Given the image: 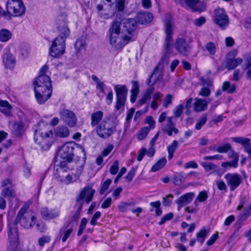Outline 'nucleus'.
Wrapping results in <instances>:
<instances>
[{"label": "nucleus", "mask_w": 251, "mask_h": 251, "mask_svg": "<svg viewBox=\"0 0 251 251\" xmlns=\"http://www.w3.org/2000/svg\"><path fill=\"white\" fill-rule=\"evenodd\" d=\"M177 3L183 5L185 3L187 6L194 12H202L204 9V6L200 0H174Z\"/></svg>", "instance_id": "dca6fc26"}, {"label": "nucleus", "mask_w": 251, "mask_h": 251, "mask_svg": "<svg viewBox=\"0 0 251 251\" xmlns=\"http://www.w3.org/2000/svg\"><path fill=\"white\" fill-rule=\"evenodd\" d=\"M67 165L68 164L66 162H60L58 165L54 167V175L59 181H61L62 179V177L65 176L67 173L68 170Z\"/></svg>", "instance_id": "aec40b11"}, {"label": "nucleus", "mask_w": 251, "mask_h": 251, "mask_svg": "<svg viewBox=\"0 0 251 251\" xmlns=\"http://www.w3.org/2000/svg\"><path fill=\"white\" fill-rule=\"evenodd\" d=\"M231 139L232 141L241 144L243 146L245 151L251 156V143L250 138L237 137H232Z\"/></svg>", "instance_id": "b1692460"}, {"label": "nucleus", "mask_w": 251, "mask_h": 251, "mask_svg": "<svg viewBox=\"0 0 251 251\" xmlns=\"http://www.w3.org/2000/svg\"><path fill=\"white\" fill-rule=\"evenodd\" d=\"M150 205L151 207L150 209V211L152 212L153 211V208H155V214L157 216H160L162 214V210L160 208L161 202L159 201H157L154 202H151Z\"/></svg>", "instance_id": "58836bf2"}, {"label": "nucleus", "mask_w": 251, "mask_h": 251, "mask_svg": "<svg viewBox=\"0 0 251 251\" xmlns=\"http://www.w3.org/2000/svg\"><path fill=\"white\" fill-rule=\"evenodd\" d=\"M57 28L59 35L53 40L50 49V54L54 58H59L64 54L65 40L70 34V30L64 21L59 24Z\"/></svg>", "instance_id": "f257e3e1"}, {"label": "nucleus", "mask_w": 251, "mask_h": 251, "mask_svg": "<svg viewBox=\"0 0 251 251\" xmlns=\"http://www.w3.org/2000/svg\"><path fill=\"white\" fill-rule=\"evenodd\" d=\"M232 149V147L229 143H226L223 146H219L216 148V151L219 153H226Z\"/></svg>", "instance_id": "09e8293b"}, {"label": "nucleus", "mask_w": 251, "mask_h": 251, "mask_svg": "<svg viewBox=\"0 0 251 251\" xmlns=\"http://www.w3.org/2000/svg\"><path fill=\"white\" fill-rule=\"evenodd\" d=\"M194 196V193L189 192L180 197L176 201V203L178 205V210L183 206L190 203L193 200Z\"/></svg>", "instance_id": "5701e85b"}, {"label": "nucleus", "mask_w": 251, "mask_h": 251, "mask_svg": "<svg viewBox=\"0 0 251 251\" xmlns=\"http://www.w3.org/2000/svg\"><path fill=\"white\" fill-rule=\"evenodd\" d=\"M116 131V126L110 121H102L96 128L97 133L102 138L109 137Z\"/></svg>", "instance_id": "6e6552de"}, {"label": "nucleus", "mask_w": 251, "mask_h": 251, "mask_svg": "<svg viewBox=\"0 0 251 251\" xmlns=\"http://www.w3.org/2000/svg\"><path fill=\"white\" fill-rule=\"evenodd\" d=\"M112 180L110 179H107L102 185L100 191V195H103L104 192L108 189L109 185L111 183Z\"/></svg>", "instance_id": "864d4df0"}, {"label": "nucleus", "mask_w": 251, "mask_h": 251, "mask_svg": "<svg viewBox=\"0 0 251 251\" xmlns=\"http://www.w3.org/2000/svg\"><path fill=\"white\" fill-rule=\"evenodd\" d=\"M186 176L183 172H180L174 176L173 177V183L177 186H180L185 181Z\"/></svg>", "instance_id": "f704fd0d"}, {"label": "nucleus", "mask_w": 251, "mask_h": 251, "mask_svg": "<svg viewBox=\"0 0 251 251\" xmlns=\"http://www.w3.org/2000/svg\"><path fill=\"white\" fill-rule=\"evenodd\" d=\"M17 223L15 221L10 223L8 226L7 235L10 244H18L19 241V232L17 227Z\"/></svg>", "instance_id": "f3484780"}, {"label": "nucleus", "mask_w": 251, "mask_h": 251, "mask_svg": "<svg viewBox=\"0 0 251 251\" xmlns=\"http://www.w3.org/2000/svg\"><path fill=\"white\" fill-rule=\"evenodd\" d=\"M173 117H169L167 118V124L162 128L163 132L167 134L169 136L173 135V132L175 134L179 132V130L175 126V124L173 122Z\"/></svg>", "instance_id": "4be33fe9"}, {"label": "nucleus", "mask_w": 251, "mask_h": 251, "mask_svg": "<svg viewBox=\"0 0 251 251\" xmlns=\"http://www.w3.org/2000/svg\"><path fill=\"white\" fill-rule=\"evenodd\" d=\"M137 23L141 25L147 24L151 23L153 20V15L148 12H140L136 16Z\"/></svg>", "instance_id": "393cba45"}, {"label": "nucleus", "mask_w": 251, "mask_h": 251, "mask_svg": "<svg viewBox=\"0 0 251 251\" xmlns=\"http://www.w3.org/2000/svg\"><path fill=\"white\" fill-rule=\"evenodd\" d=\"M146 152L147 150L145 148H142L141 149V150H139L138 153V156L137 158V159L138 161L140 162L143 159L144 156L146 153Z\"/></svg>", "instance_id": "69168bd1"}, {"label": "nucleus", "mask_w": 251, "mask_h": 251, "mask_svg": "<svg viewBox=\"0 0 251 251\" xmlns=\"http://www.w3.org/2000/svg\"><path fill=\"white\" fill-rule=\"evenodd\" d=\"M208 198V194L205 191H202L200 192L197 197V200H198L199 202H203L205 201Z\"/></svg>", "instance_id": "5fc2aeb1"}, {"label": "nucleus", "mask_w": 251, "mask_h": 251, "mask_svg": "<svg viewBox=\"0 0 251 251\" xmlns=\"http://www.w3.org/2000/svg\"><path fill=\"white\" fill-rule=\"evenodd\" d=\"M119 162L118 160H116L114 162L112 165L111 166L110 168V173L114 175H116L119 169Z\"/></svg>", "instance_id": "13d9d810"}, {"label": "nucleus", "mask_w": 251, "mask_h": 251, "mask_svg": "<svg viewBox=\"0 0 251 251\" xmlns=\"http://www.w3.org/2000/svg\"><path fill=\"white\" fill-rule=\"evenodd\" d=\"M59 114L61 119L70 127H74L76 125L77 118L72 111L66 108H61L59 111Z\"/></svg>", "instance_id": "4468645a"}, {"label": "nucleus", "mask_w": 251, "mask_h": 251, "mask_svg": "<svg viewBox=\"0 0 251 251\" xmlns=\"http://www.w3.org/2000/svg\"><path fill=\"white\" fill-rule=\"evenodd\" d=\"M121 23L114 21L109 29L110 44L116 50L122 49L126 45L131 42V38L126 33L121 32Z\"/></svg>", "instance_id": "f03ea898"}, {"label": "nucleus", "mask_w": 251, "mask_h": 251, "mask_svg": "<svg viewBox=\"0 0 251 251\" xmlns=\"http://www.w3.org/2000/svg\"><path fill=\"white\" fill-rule=\"evenodd\" d=\"M205 49L211 55H214L216 53V47L215 44L212 42H209L205 45Z\"/></svg>", "instance_id": "a18cd8bd"}, {"label": "nucleus", "mask_w": 251, "mask_h": 251, "mask_svg": "<svg viewBox=\"0 0 251 251\" xmlns=\"http://www.w3.org/2000/svg\"><path fill=\"white\" fill-rule=\"evenodd\" d=\"M33 130L34 142L39 144L43 150H48L52 144L51 138L53 135V131L50 130L44 134L41 131L38 126H35L33 128Z\"/></svg>", "instance_id": "423d86ee"}, {"label": "nucleus", "mask_w": 251, "mask_h": 251, "mask_svg": "<svg viewBox=\"0 0 251 251\" xmlns=\"http://www.w3.org/2000/svg\"><path fill=\"white\" fill-rule=\"evenodd\" d=\"M24 127V124L23 123L21 122H16L13 125V131L16 135L19 136L21 135Z\"/></svg>", "instance_id": "37998d69"}, {"label": "nucleus", "mask_w": 251, "mask_h": 251, "mask_svg": "<svg viewBox=\"0 0 251 251\" xmlns=\"http://www.w3.org/2000/svg\"><path fill=\"white\" fill-rule=\"evenodd\" d=\"M125 0H118L116 4V7L119 11H123L125 9Z\"/></svg>", "instance_id": "774afa93"}, {"label": "nucleus", "mask_w": 251, "mask_h": 251, "mask_svg": "<svg viewBox=\"0 0 251 251\" xmlns=\"http://www.w3.org/2000/svg\"><path fill=\"white\" fill-rule=\"evenodd\" d=\"M158 74V70L157 69H155L152 74V75L147 80V84L149 86L152 87V86L156 83L158 79V77L159 75V74Z\"/></svg>", "instance_id": "e433bc0d"}, {"label": "nucleus", "mask_w": 251, "mask_h": 251, "mask_svg": "<svg viewBox=\"0 0 251 251\" xmlns=\"http://www.w3.org/2000/svg\"><path fill=\"white\" fill-rule=\"evenodd\" d=\"M1 196L7 198L9 199L14 198L16 197V194L14 190L12 188L7 187L3 189L1 194Z\"/></svg>", "instance_id": "4c0bfd02"}, {"label": "nucleus", "mask_w": 251, "mask_h": 251, "mask_svg": "<svg viewBox=\"0 0 251 251\" xmlns=\"http://www.w3.org/2000/svg\"><path fill=\"white\" fill-rule=\"evenodd\" d=\"M223 91H227L228 93H233L235 91L236 87L234 84H231L228 81H225L222 86Z\"/></svg>", "instance_id": "ea45409f"}, {"label": "nucleus", "mask_w": 251, "mask_h": 251, "mask_svg": "<svg viewBox=\"0 0 251 251\" xmlns=\"http://www.w3.org/2000/svg\"><path fill=\"white\" fill-rule=\"evenodd\" d=\"M183 109V105L181 104L178 105L176 107V108L174 110V114L176 117H179L182 112Z\"/></svg>", "instance_id": "4d7b16f0"}, {"label": "nucleus", "mask_w": 251, "mask_h": 251, "mask_svg": "<svg viewBox=\"0 0 251 251\" xmlns=\"http://www.w3.org/2000/svg\"><path fill=\"white\" fill-rule=\"evenodd\" d=\"M12 33L6 29L0 30V41L5 42L8 41L12 37Z\"/></svg>", "instance_id": "c9c22d12"}, {"label": "nucleus", "mask_w": 251, "mask_h": 251, "mask_svg": "<svg viewBox=\"0 0 251 251\" xmlns=\"http://www.w3.org/2000/svg\"><path fill=\"white\" fill-rule=\"evenodd\" d=\"M207 231L205 227L201 228L200 231L197 233L196 236L197 240L201 243V244H203L205 238L207 234Z\"/></svg>", "instance_id": "79ce46f5"}, {"label": "nucleus", "mask_w": 251, "mask_h": 251, "mask_svg": "<svg viewBox=\"0 0 251 251\" xmlns=\"http://www.w3.org/2000/svg\"><path fill=\"white\" fill-rule=\"evenodd\" d=\"M231 191L234 190L242 182V178L237 174H227L225 176Z\"/></svg>", "instance_id": "a211bd4d"}, {"label": "nucleus", "mask_w": 251, "mask_h": 251, "mask_svg": "<svg viewBox=\"0 0 251 251\" xmlns=\"http://www.w3.org/2000/svg\"><path fill=\"white\" fill-rule=\"evenodd\" d=\"M102 117L103 112L101 111H98L92 113L91 116V126H95L97 125L99 122L102 119Z\"/></svg>", "instance_id": "473e14b6"}, {"label": "nucleus", "mask_w": 251, "mask_h": 251, "mask_svg": "<svg viewBox=\"0 0 251 251\" xmlns=\"http://www.w3.org/2000/svg\"><path fill=\"white\" fill-rule=\"evenodd\" d=\"M75 144L72 142H67L62 146L58 154L63 160L61 162H66L67 164L73 160L74 153Z\"/></svg>", "instance_id": "9d476101"}, {"label": "nucleus", "mask_w": 251, "mask_h": 251, "mask_svg": "<svg viewBox=\"0 0 251 251\" xmlns=\"http://www.w3.org/2000/svg\"><path fill=\"white\" fill-rule=\"evenodd\" d=\"M34 92L37 102L40 104H43L51 95V86H34Z\"/></svg>", "instance_id": "1a4fd4ad"}, {"label": "nucleus", "mask_w": 251, "mask_h": 251, "mask_svg": "<svg viewBox=\"0 0 251 251\" xmlns=\"http://www.w3.org/2000/svg\"><path fill=\"white\" fill-rule=\"evenodd\" d=\"M121 23L124 29L126 32V36L131 38V41L134 40L135 31L137 27V22L133 18H125Z\"/></svg>", "instance_id": "ddd939ff"}, {"label": "nucleus", "mask_w": 251, "mask_h": 251, "mask_svg": "<svg viewBox=\"0 0 251 251\" xmlns=\"http://www.w3.org/2000/svg\"><path fill=\"white\" fill-rule=\"evenodd\" d=\"M25 7L22 0H8L6 2V11L3 14L14 16H20L25 12Z\"/></svg>", "instance_id": "0eeeda50"}, {"label": "nucleus", "mask_w": 251, "mask_h": 251, "mask_svg": "<svg viewBox=\"0 0 251 251\" xmlns=\"http://www.w3.org/2000/svg\"><path fill=\"white\" fill-rule=\"evenodd\" d=\"M3 62L6 68L12 69L15 65V59L10 52H6L3 57Z\"/></svg>", "instance_id": "cd10ccee"}, {"label": "nucleus", "mask_w": 251, "mask_h": 251, "mask_svg": "<svg viewBox=\"0 0 251 251\" xmlns=\"http://www.w3.org/2000/svg\"><path fill=\"white\" fill-rule=\"evenodd\" d=\"M178 147V143L176 140H174L171 144L167 147L168 158L171 160L174 156V153Z\"/></svg>", "instance_id": "72a5a7b5"}, {"label": "nucleus", "mask_w": 251, "mask_h": 251, "mask_svg": "<svg viewBox=\"0 0 251 251\" xmlns=\"http://www.w3.org/2000/svg\"><path fill=\"white\" fill-rule=\"evenodd\" d=\"M238 157H236L231 161L223 162L222 166L225 168L227 167L235 168L238 165Z\"/></svg>", "instance_id": "de8ad7c7"}, {"label": "nucleus", "mask_w": 251, "mask_h": 251, "mask_svg": "<svg viewBox=\"0 0 251 251\" xmlns=\"http://www.w3.org/2000/svg\"><path fill=\"white\" fill-rule=\"evenodd\" d=\"M200 80L203 87H208L213 85V80L211 78L202 77Z\"/></svg>", "instance_id": "603ef678"}, {"label": "nucleus", "mask_w": 251, "mask_h": 251, "mask_svg": "<svg viewBox=\"0 0 251 251\" xmlns=\"http://www.w3.org/2000/svg\"><path fill=\"white\" fill-rule=\"evenodd\" d=\"M174 198V196L172 194H169L166 197L163 198L162 203L165 206H169L172 202V199Z\"/></svg>", "instance_id": "bf43d9fd"}, {"label": "nucleus", "mask_w": 251, "mask_h": 251, "mask_svg": "<svg viewBox=\"0 0 251 251\" xmlns=\"http://www.w3.org/2000/svg\"><path fill=\"white\" fill-rule=\"evenodd\" d=\"M194 103V109L195 111L200 112L205 111L207 109L208 103L210 101L205 99L196 98Z\"/></svg>", "instance_id": "a878e982"}, {"label": "nucleus", "mask_w": 251, "mask_h": 251, "mask_svg": "<svg viewBox=\"0 0 251 251\" xmlns=\"http://www.w3.org/2000/svg\"><path fill=\"white\" fill-rule=\"evenodd\" d=\"M95 190L89 186L84 187L77 196L75 199V204L74 208L76 209L75 212L73 216V220L77 221L80 217V214L82 210V207L84 204V200L87 204L92 201Z\"/></svg>", "instance_id": "20e7f679"}, {"label": "nucleus", "mask_w": 251, "mask_h": 251, "mask_svg": "<svg viewBox=\"0 0 251 251\" xmlns=\"http://www.w3.org/2000/svg\"><path fill=\"white\" fill-rule=\"evenodd\" d=\"M132 87L131 90L130 101L131 103H134L139 92V88L138 83L137 81H132Z\"/></svg>", "instance_id": "2f4dec72"}, {"label": "nucleus", "mask_w": 251, "mask_h": 251, "mask_svg": "<svg viewBox=\"0 0 251 251\" xmlns=\"http://www.w3.org/2000/svg\"><path fill=\"white\" fill-rule=\"evenodd\" d=\"M214 23L222 29H225L229 25V18L223 8H219L214 11Z\"/></svg>", "instance_id": "f8f14e48"}, {"label": "nucleus", "mask_w": 251, "mask_h": 251, "mask_svg": "<svg viewBox=\"0 0 251 251\" xmlns=\"http://www.w3.org/2000/svg\"><path fill=\"white\" fill-rule=\"evenodd\" d=\"M166 159L165 158H162L159 160L151 168V170L152 172H156L163 168L166 163Z\"/></svg>", "instance_id": "a19ab883"}, {"label": "nucleus", "mask_w": 251, "mask_h": 251, "mask_svg": "<svg viewBox=\"0 0 251 251\" xmlns=\"http://www.w3.org/2000/svg\"><path fill=\"white\" fill-rule=\"evenodd\" d=\"M116 94V104L115 108L119 110L124 107L126 99L127 89L126 85H116L114 86Z\"/></svg>", "instance_id": "9b49d317"}, {"label": "nucleus", "mask_w": 251, "mask_h": 251, "mask_svg": "<svg viewBox=\"0 0 251 251\" xmlns=\"http://www.w3.org/2000/svg\"><path fill=\"white\" fill-rule=\"evenodd\" d=\"M154 88L153 87H150L146 90V92L143 95V98L146 100H149L151 99V95L153 92Z\"/></svg>", "instance_id": "3c124183"}, {"label": "nucleus", "mask_w": 251, "mask_h": 251, "mask_svg": "<svg viewBox=\"0 0 251 251\" xmlns=\"http://www.w3.org/2000/svg\"><path fill=\"white\" fill-rule=\"evenodd\" d=\"M164 24L166 34L164 46L167 54L164 56L163 60L166 64H168L169 55L173 50L174 44L172 37L174 29V22L173 17L170 14H166L165 15Z\"/></svg>", "instance_id": "7ed1b4c3"}, {"label": "nucleus", "mask_w": 251, "mask_h": 251, "mask_svg": "<svg viewBox=\"0 0 251 251\" xmlns=\"http://www.w3.org/2000/svg\"><path fill=\"white\" fill-rule=\"evenodd\" d=\"M55 135L60 138H65L69 136L70 131L68 128L65 126H62L56 128L54 131Z\"/></svg>", "instance_id": "c756f323"}, {"label": "nucleus", "mask_w": 251, "mask_h": 251, "mask_svg": "<svg viewBox=\"0 0 251 251\" xmlns=\"http://www.w3.org/2000/svg\"><path fill=\"white\" fill-rule=\"evenodd\" d=\"M36 219L34 212L32 210H28V206L25 205L18 212L15 221L17 223H20L23 227L28 229L35 225Z\"/></svg>", "instance_id": "39448f33"}, {"label": "nucleus", "mask_w": 251, "mask_h": 251, "mask_svg": "<svg viewBox=\"0 0 251 251\" xmlns=\"http://www.w3.org/2000/svg\"><path fill=\"white\" fill-rule=\"evenodd\" d=\"M192 41L193 39L191 38L189 39L188 43L182 38H178L175 43V49L180 53L184 56H187L191 52V46L190 44Z\"/></svg>", "instance_id": "2eb2a0df"}, {"label": "nucleus", "mask_w": 251, "mask_h": 251, "mask_svg": "<svg viewBox=\"0 0 251 251\" xmlns=\"http://www.w3.org/2000/svg\"><path fill=\"white\" fill-rule=\"evenodd\" d=\"M235 52H231L228 55L226 60V68L228 70H231L235 69L242 62V59L241 58L233 59L230 57H234L236 55Z\"/></svg>", "instance_id": "6ab92c4d"}, {"label": "nucleus", "mask_w": 251, "mask_h": 251, "mask_svg": "<svg viewBox=\"0 0 251 251\" xmlns=\"http://www.w3.org/2000/svg\"><path fill=\"white\" fill-rule=\"evenodd\" d=\"M174 214L172 212H170L164 215L161 219L160 221L159 222V225H163L167 221L173 219Z\"/></svg>", "instance_id": "6e6d98bb"}, {"label": "nucleus", "mask_w": 251, "mask_h": 251, "mask_svg": "<svg viewBox=\"0 0 251 251\" xmlns=\"http://www.w3.org/2000/svg\"><path fill=\"white\" fill-rule=\"evenodd\" d=\"M150 130V127L146 126L142 128L139 131L138 135V138L139 140H142L144 139L147 136L149 131Z\"/></svg>", "instance_id": "49530a36"}, {"label": "nucleus", "mask_w": 251, "mask_h": 251, "mask_svg": "<svg viewBox=\"0 0 251 251\" xmlns=\"http://www.w3.org/2000/svg\"><path fill=\"white\" fill-rule=\"evenodd\" d=\"M75 47L77 52L85 50L86 47L85 37L82 36L75 42Z\"/></svg>", "instance_id": "7c9ffc66"}, {"label": "nucleus", "mask_w": 251, "mask_h": 251, "mask_svg": "<svg viewBox=\"0 0 251 251\" xmlns=\"http://www.w3.org/2000/svg\"><path fill=\"white\" fill-rule=\"evenodd\" d=\"M100 216L101 213L100 211L96 212L93 216L90 221V224L93 226L96 225L97 224V220L100 218Z\"/></svg>", "instance_id": "0e129e2a"}, {"label": "nucleus", "mask_w": 251, "mask_h": 251, "mask_svg": "<svg viewBox=\"0 0 251 251\" xmlns=\"http://www.w3.org/2000/svg\"><path fill=\"white\" fill-rule=\"evenodd\" d=\"M62 178V179L60 181L65 184H68L73 182L72 176L70 175V174H68V173L66 174V175H65V176H63Z\"/></svg>", "instance_id": "052dcab7"}, {"label": "nucleus", "mask_w": 251, "mask_h": 251, "mask_svg": "<svg viewBox=\"0 0 251 251\" xmlns=\"http://www.w3.org/2000/svg\"><path fill=\"white\" fill-rule=\"evenodd\" d=\"M206 22V19L204 17H201L199 18L194 20V24L198 26H200L204 24Z\"/></svg>", "instance_id": "338daca9"}, {"label": "nucleus", "mask_w": 251, "mask_h": 251, "mask_svg": "<svg viewBox=\"0 0 251 251\" xmlns=\"http://www.w3.org/2000/svg\"><path fill=\"white\" fill-rule=\"evenodd\" d=\"M50 236H44L38 239V243L41 247H43L45 243H48L50 241Z\"/></svg>", "instance_id": "680f3d73"}, {"label": "nucleus", "mask_w": 251, "mask_h": 251, "mask_svg": "<svg viewBox=\"0 0 251 251\" xmlns=\"http://www.w3.org/2000/svg\"><path fill=\"white\" fill-rule=\"evenodd\" d=\"M11 109L12 106L7 101L0 100V111L2 113L6 116H11Z\"/></svg>", "instance_id": "c85d7f7f"}, {"label": "nucleus", "mask_w": 251, "mask_h": 251, "mask_svg": "<svg viewBox=\"0 0 251 251\" xmlns=\"http://www.w3.org/2000/svg\"><path fill=\"white\" fill-rule=\"evenodd\" d=\"M211 90L209 87H202L199 92V95L203 97H207L210 95Z\"/></svg>", "instance_id": "8fccbe9b"}, {"label": "nucleus", "mask_w": 251, "mask_h": 251, "mask_svg": "<svg viewBox=\"0 0 251 251\" xmlns=\"http://www.w3.org/2000/svg\"><path fill=\"white\" fill-rule=\"evenodd\" d=\"M34 86H51V80L47 75H39L34 81Z\"/></svg>", "instance_id": "bb28decb"}, {"label": "nucleus", "mask_w": 251, "mask_h": 251, "mask_svg": "<svg viewBox=\"0 0 251 251\" xmlns=\"http://www.w3.org/2000/svg\"><path fill=\"white\" fill-rule=\"evenodd\" d=\"M173 96L171 94H168L165 96L164 99V103L163 106L165 108H167L169 104L172 103Z\"/></svg>", "instance_id": "e2e57ef3"}, {"label": "nucleus", "mask_w": 251, "mask_h": 251, "mask_svg": "<svg viewBox=\"0 0 251 251\" xmlns=\"http://www.w3.org/2000/svg\"><path fill=\"white\" fill-rule=\"evenodd\" d=\"M207 121V115L203 114L198 120L196 125L195 128L197 130H200L201 127L204 125Z\"/></svg>", "instance_id": "c03bdc74"}, {"label": "nucleus", "mask_w": 251, "mask_h": 251, "mask_svg": "<svg viewBox=\"0 0 251 251\" xmlns=\"http://www.w3.org/2000/svg\"><path fill=\"white\" fill-rule=\"evenodd\" d=\"M42 217L44 220H51L57 218L60 211L57 209H50L48 207H43L41 210Z\"/></svg>", "instance_id": "412c9836"}]
</instances>
